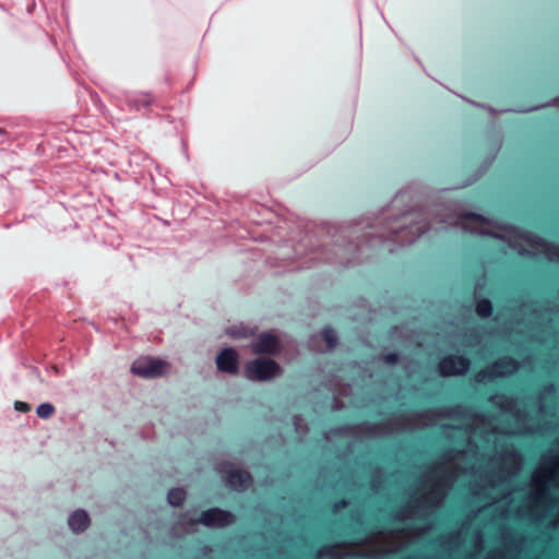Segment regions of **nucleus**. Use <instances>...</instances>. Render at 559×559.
<instances>
[{"instance_id":"6","label":"nucleus","mask_w":559,"mask_h":559,"mask_svg":"<svg viewBox=\"0 0 559 559\" xmlns=\"http://www.w3.org/2000/svg\"><path fill=\"white\" fill-rule=\"evenodd\" d=\"M227 485L236 491H243L252 485V476L245 469H229L226 473Z\"/></svg>"},{"instance_id":"7","label":"nucleus","mask_w":559,"mask_h":559,"mask_svg":"<svg viewBox=\"0 0 559 559\" xmlns=\"http://www.w3.org/2000/svg\"><path fill=\"white\" fill-rule=\"evenodd\" d=\"M278 346L277 338L272 334H261L251 344V349L254 354H273L276 352Z\"/></svg>"},{"instance_id":"12","label":"nucleus","mask_w":559,"mask_h":559,"mask_svg":"<svg viewBox=\"0 0 559 559\" xmlns=\"http://www.w3.org/2000/svg\"><path fill=\"white\" fill-rule=\"evenodd\" d=\"M455 376H463L471 367V359L465 355L453 354Z\"/></svg>"},{"instance_id":"17","label":"nucleus","mask_w":559,"mask_h":559,"mask_svg":"<svg viewBox=\"0 0 559 559\" xmlns=\"http://www.w3.org/2000/svg\"><path fill=\"white\" fill-rule=\"evenodd\" d=\"M14 408L15 411L17 412H21V413H27L31 411V405L26 402H22V401H16L14 403Z\"/></svg>"},{"instance_id":"21","label":"nucleus","mask_w":559,"mask_h":559,"mask_svg":"<svg viewBox=\"0 0 559 559\" xmlns=\"http://www.w3.org/2000/svg\"><path fill=\"white\" fill-rule=\"evenodd\" d=\"M4 136H5V131L0 128V138H4Z\"/></svg>"},{"instance_id":"9","label":"nucleus","mask_w":559,"mask_h":559,"mask_svg":"<svg viewBox=\"0 0 559 559\" xmlns=\"http://www.w3.org/2000/svg\"><path fill=\"white\" fill-rule=\"evenodd\" d=\"M438 371L442 377L455 376L453 354L445 355L439 360Z\"/></svg>"},{"instance_id":"1","label":"nucleus","mask_w":559,"mask_h":559,"mask_svg":"<svg viewBox=\"0 0 559 559\" xmlns=\"http://www.w3.org/2000/svg\"><path fill=\"white\" fill-rule=\"evenodd\" d=\"M519 367V362L511 356H503L495 362L478 371L475 376V381L478 383L491 382L498 378L512 372Z\"/></svg>"},{"instance_id":"20","label":"nucleus","mask_w":559,"mask_h":559,"mask_svg":"<svg viewBox=\"0 0 559 559\" xmlns=\"http://www.w3.org/2000/svg\"><path fill=\"white\" fill-rule=\"evenodd\" d=\"M399 520H400V514L399 513H396L395 515L392 516V521L393 522H396Z\"/></svg>"},{"instance_id":"10","label":"nucleus","mask_w":559,"mask_h":559,"mask_svg":"<svg viewBox=\"0 0 559 559\" xmlns=\"http://www.w3.org/2000/svg\"><path fill=\"white\" fill-rule=\"evenodd\" d=\"M475 312L481 319H487L491 317L493 312V305L491 300L486 297L478 298L475 305Z\"/></svg>"},{"instance_id":"4","label":"nucleus","mask_w":559,"mask_h":559,"mask_svg":"<svg viewBox=\"0 0 559 559\" xmlns=\"http://www.w3.org/2000/svg\"><path fill=\"white\" fill-rule=\"evenodd\" d=\"M192 524H203L210 527H226L235 522V515L227 510L211 508L201 512L200 516L190 521Z\"/></svg>"},{"instance_id":"11","label":"nucleus","mask_w":559,"mask_h":559,"mask_svg":"<svg viewBox=\"0 0 559 559\" xmlns=\"http://www.w3.org/2000/svg\"><path fill=\"white\" fill-rule=\"evenodd\" d=\"M187 493L181 488H173L167 493L168 503L173 507H180L186 501Z\"/></svg>"},{"instance_id":"3","label":"nucleus","mask_w":559,"mask_h":559,"mask_svg":"<svg viewBox=\"0 0 559 559\" xmlns=\"http://www.w3.org/2000/svg\"><path fill=\"white\" fill-rule=\"evenodd\" d=\"M168 367L169 365L162 359L142 357L132 364L131 371L145 379H155L162 377Z\"/></svg>"},{"instance_id":"19","label":"nucleus","mask_w":559,"mask_h":559,"mask_svg":"<svg viewBox=\"0 0 559 559\" xmlns=\"http://www.w3.org/2000/svg\"><path fill=\"white\" fill-rule=\"evenodd\" d=\"M384 360H385V362L391 364V365L396 364L399 360V355L396 353L386 354L384 357Z\"/></svg>"},{"instance_id":"14","label":"nucleus","mask_w":559,"mask_h":559,"mask_svg":"<svg viewBox=\"0 0 559 559\" xmlns=\"http://www.w3.org/2000/svg\"><path fill=\"white\" fill-rule=\"evenodd\" d=\"M55 412V406L50 403H43L36 408L37 416L43 419L50 418Z\"/></svg>"},{"instance_id":"13","label":"nucleus","mask_w":559,"mask_h":559,"mask_svg":"<svg viewBox=\"0 0 559 559\" xmlns=\"http://www.w3.org/2000/svg\"><path fill=\"white\" fill-rule=\"evenodd\" d=\"M321 336H322L323 341L326 343L329 348H334L336 346L337 336H336L335 331L332 328H330V326L324 328L321 332Z\"/></svg>"},{"instance_id":"15","label":"nucleus","mask_w":559,"mask_h":559,"mask_svg":"<svg viewBox=\"0 0 559 559\" xmlns=\"http://www.w3.org/2000/svg\"><path fill=\"white\" fill-rule=\"evenodd\" d=\"M462 219L465 222H471V223L479 224V225H484L488 222L487 218L485 216H483L481 214L473 213V212L465 213L462 216Z\"/></svg>"},{"instance_id":"18","label":"nucleus","mask_w":559,"mask_h":559,"mask_svg":"<svg viewBox=\"0 0 559 559\" xmlns=\"http://www.w3.org/2000/svg\"><path fill=\"white\" fill-rule=\"evenodd\" d=\"M347 504H348V501L346 498H340L333 502L332 509L334 511H338V510L346 508Z\"/></svg>"},{"instance_id":"2","label":"nucleus","mask_w":559,"mask_h":559,"mask_svg":"<svg viewBox=\"0 0 559 559\" xmlns=\"http://www.w3.org/2000/svg\"><path fill=\"white\" fill-rule=\"evenodd\" d=\"M281 371L280 365L271 359H253L245 367V374L250 380H269Z\"/></svg>"},{"instance_id":"22","label":"nucleus","mask_w":559,"mask_h":559,"mask_svg":"<svg viewBox=\"0 0 559 559\" xmlns=\"http://www.w3.org/2000/svg\"><path fill=\"white\" fill-rule=\"evenodd\" d=\"M150 102H151L150 99H145V100L143 102V105H144V106H147V105L150 104Z\"/></svg>"},{"instance_id":"5","label":"nucleus","mask_w":559,"mask_h":559,"mask_svg":"<svg viewBox=\"0 0 559 559\" xmlns=\"http://www.w3.org/2000/svg\"><path fill=\"white\" fill-rule=\"evenodd\" d=\"M217 369L229 374L238 372V354L234 348H224L216 357Z\"/></svg>"},{"instance_id":"16","label":"nucleus","mask_w":559,"mask_h":559,"mask_svg":"<svg viewBox=\"0 0 559 559\" xmlns=\"http://www.w3.org/2000/svg\"><path fill=\"white\" fill-rule=\"evenodd\" d=\"M523 239H525L530 245L532 246H545V247H548L550 246L546 240H544L543 238L540 237H537V236H533L531 234H525L523 235L522 237Z\"/></svg>"},{"instance_id":"8","label":"nucleus","mask_w":559,"mask_h":559,"mask_svg":"<svg viewBox=\"0 0 559 559\" xmlns=\"http://www.w3.org/2000/svg\"><path fill=\"white\" fill-rule=\"evenodd\" d=\"M68 523L73 532L80 533L88 527L90 518L84 510H76L69 516Z\"/></svg>"}]
</instances>
